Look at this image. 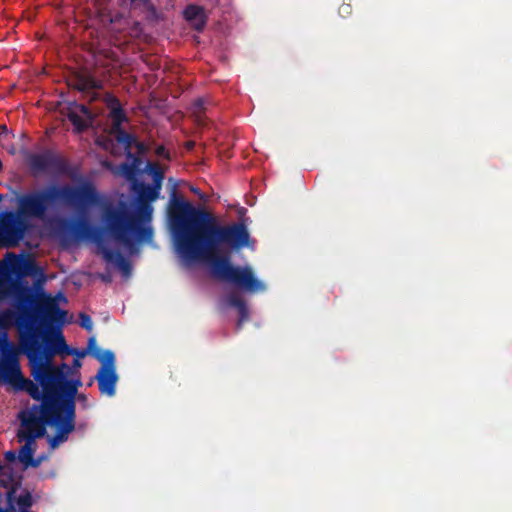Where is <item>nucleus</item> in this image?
<instances>
[{
	"label": "nucleus",
	"mask_w": 512,
	"mask_h": 512,
	"mask_svg": "<svg viewBox=\"0 0 512 512\" xmlns=\"http://www.w3.org/2000/svg\"><path fill=\"white\" fill-rule=\"evenodd\" d=\"M168 221L175 250L185 263L206 261L216 279L240 289H256V277L250 269L235 267L228 256L219 255L221 244L232 249L248 244L249 233L243 223L220 226L209 212L178 197L175 190L169 202Z\"/></svg>",
	"instance_id": "obj_1"
},
{
	"label": "nucleus",
	"mask_w": 512,
	"mask_h": 512,
	"mask_svg": "<svg viewBox=\"0 0 512 512\" xmlns=\"http://www.w3.org/2000/svg\"><path fill=\"white\" fill-rule=\"evenodd\" d=\"M99 201V195L91 182L78 186L53 184L44 189L22 195L18 199L19 212L26 217L43 218L51 206L65 205L86 213Z\"/></svg>",
	"instance_id": "obj_2"
},
{
	"label": "nucleus",
	"mask_w": 512,
	"mask_h": 512,
	"mask_svg": "<svg viewBox=\"0 0 512 512\" xmlns=\"http://www.w3.org/2000/svg\"><path fill=\"white\" fill-rule=\"evenodd\" d=\"M153 207L149 203H139L131 211L124 202L118 205L106 203L101 209V221L107 235L126 247L138 242H150L153 229L146 225L152 220Z\"/></svg>",
	"instance_id": "obj_3"
},
{
	"label": "nucleus",
	"mask_w": 512,
	"mask_h": 512,
	"mask_svg": "<svg viewBox=\"0 0 512 512\" xmlns=\"http://www.w3.org/2000/svg\"><path fill=\"white\" fill-rule=\"evenodd\" d=\"M43 333L38 329H30L21 333V351L27 356L31 365V375L41 388L52 379L61 377L60 370L68 369L66 363L54 365V353L44 343Z\"/></svg>",
	"instance_id": "obj_4"
},
{
	"label": "nucleus",
	"mask_w": 512,
	"mask_h": 512,
	"mask_svg": "<svg viewBox=\"0 0 512 512\" xmlns=\"http://www.w3.org/2000/svg\"><path fill=\"white\" fill-rule=\"evenodd\" d=\"M37 309L40 311V319L36 323L45 339V345L59 355H70L76 349L70 348L60 331L66 322L67 311L61 309L56 298L50 294L41 293L38 296Z\"/></svg>",
	"instance_id": "obj_5"
},
{
	"label": "nucleus",
	"mask_w": 512,
	"mask_h": 512,
	"mask_svg": "<svg viewBox=\"0 0 512 512\" xmlns=\"http://www.w3.org/2000/svg\"><path fill=\"white\" fill-rule=\"evenodd\" d=\"M62 236L71 235L76 239H86L94 242L103 259L116 266L124 277H129L132 272L130 261L118 250L110 249L105 243V229L90 224L87 217L83 216L75 221L61 220L58 228Z\"/></svg>",
	"instance_id": "obj_6"
},
{
	"label": "nucleus",
	"mask_w": 512,
	"mask_h": 512,
	"mask_svg": "<svg viewBox=\"0 0 512 512\" xmlns=\"http://www.w3.org/2000/svg\"><path fill=\"white\" fill-rule=\"evenodd\" d=\"M15 299L18 311L7 308L0 311V324L9 333L12 326L18 331L19 346L21 345V333L30 329H36L38 317L36 312L38 297L28 287H18L15 291Z\"/></svg>",
	"instance_id": "obj_7"
},
{
	"label": "nucleus",
	"mask_w": 512,
	"mask_h": 512,
	"mask_svg": "<svg viewBox=\"0 0 512 512\" xmlns=\"http://www.w3.org/2000/svg\"><path fill=\"white\" fill-rule=\"evenodd\" d=\"M71 368L61 369V377L59 379L52 378L47 385H44L43 390L49 389L54 397H57V402L62 408V412L66 415V424L62 428V432L71 433L75 429L76 420V395L78 388L82 385L80 379L69 380L67 375L70 373Z\"/></svg>",
	"instance_id": "obj_8"
},
{
	"label": "nucleus",
	"mask_w": 512,
	"mask_h": 512,
	"mask_svg": "<svg viewBox=\"0 0 512 512\" xmlns=\"http://www.w3.org/2000/svg\"><path fill=\"white\" fill-rule=\"evenodd\" d=\"M44 391L46 396L44 399H40L41 404H34L28 411L21 412L19 417L43 419L48 425L54 426L56 432L50 438L49 444L52 448H56L59 444L68 440L70 433L62 432L67 420L57 402V397H54L49 389Z\"/></svg>",
	"instance_id": "obj_9"
},
{
	"label": "nucleus",
	"mask_w": 512,
	"mask_h": 512,
	"mask_svg": "<svg viewBox=\"0 0 512 512\" xmlns=\"http://www.w3.org/2000/svg\"><path fill=\"white\" fill-rule=\"evenodd\" d=\"M29 228L27 219L18 211L7 213L0 222V242L11 248L19 245Z\"/></svg>",
	"instance_id": "obj_10"
},
{
	"label": "nucleus",
	"mask_w": 512,
	"mask_h": 512,
	"mask_svg": "<svg viewBox=\"0 0 512 512\" xmlns=\"http://www.w3.org/2000/svg\"><path fill=\"white\" fill-rule=\"evenodd\" d=\"M30 169L35 173L53 172L65 174L68 172V162L52 150L34 153L28 157Z\"/></svg>",
	"instance_id": "obj_11"
},
{
	"label": "nucleus",
	"mask_w": 512,
	"mask_h": 512,
	"mask_svg": "<svg viewBox=\"0 0 512 512\" xmlns=\"http://www.w3.org/2000/svg\"><path fill=\"white\" fill-rule=\"evenodd\" d=\"M0 380H12L20 375L19 348L9 338L0 342Z\"/></svg>",
	"instance_id": "obj_12"
},
{
	"label": "nucleus",
	"mask_w": 512,
	"mask_h": 512,
	"mask_svg": "<svg viewBox=\"0 0 512 512\" xmlns=\"http://www.w3.org/2000/svg\"><path fill=\"white\" fill-rule=\"evenodd\" d=\"M69 86L83 93L89 102H94L98 99L97 91L103 88V83L89 72H77L69 80Z\"/></svg>",
	"instance_id": "obj_13"
},
{
	"label": "nucleus",
	"mask_w": 512,
	"mask_h": 512,
	"mask_svg": "<svg viewBox=\"0 0 512 512\" xmlns=\"http://www.w3.org/2000/svg\"><path fill=\"white\" fill-rule=\"evenodd\" d=\"M21 419V429L18 432L19 441L28 440L35 441L46 433L45 425H48L43 419L24 418Z\"/></svg>",
	"instance_id": "obj_14"
},
{
	"label": "nucleus",
	"mask_w": 512,
	"mask_h": 512,
	"mask_svg": "<svg viewBox=\"0 0 512 512\" xmlns=\"http://www.w3.org/2000/svg\"><path fill=\"white\" fill-rule=\"evenodd\" d=\"M95 379L98 382L99 391L109 397L116 393L118 375L115 367H100Z\"/></svg>",
	"instance_id": "obj_15"
},
{
	"label": "nucleus",
	"mask_w": 512,
	"mask_h": 512,
	"mask_svg": "<svg viewBox=\"0 0 512 512\" xmlns=\"http://www.w3.org/2000/svg\"><path fill=\"white\" fill-rule=\"evenodd\" d=\"M130 10L150 23H157L160 20V15L151 0H130Z\"/></svg>",
	"instance_id": "obj_16"
},
{
	"label": "nucleus",
	"mask_w": 512,
	"mask_h": 512,
	"mask_svg": "<svg viewBox=\"0 0 512 512\" xmlns=\"http://www.w3.org/2000/svg\"><path fill=\"white\" fill-rule=\"evenodd\" d=\"M4 382L13 385L17 390L26 391L34 400L40 401V399H44L46 396L45 391H40V384L38 382L34 383L29 379H25L21 372L19 376Z\"/></svg>",
	"instance_id": "obj_17"
},
{
	"label": "nucleus",
	"mask_w": 512,
	"mask_h": 512,
	"mask_svg": "<svg viewBox=\"0 0 512 512\" xmlns=\"http://www.w3.org/2000/svg\"><path fill=\"white\" fill-rule=\"evenodd\" d=\"M223 302L226 306L237 309L239 313L237 329H240L243 322L248 320V309L241 293L233 290L223 298Z\"/></svg>",
	"instance_id": "obj_18"
},
{
	"label": "nucleus",
	"mask_w": 512,
	"mask_h": 512,
	"mask_svg": "<svg viewBox=\"0 0 512 512\" xmlns=\"http://www.w3.org/2000/svg\"><path fill=\"white\" fill-rule=\"evenodd\" d=\"M183 16L196 31H202L207 22V15L202 6L189 4L183 11Z\"/></svg>",
	"instance_id": "obj_19"
},
{
	"label": "nucleus",
	"mask_w": 512,
	"mask_h": 512,
	"mask_svg": "<svg viewBox=\"0 0 512 512\" xmlns=\"http://www.w3.org/2000/svg\"><path fill=\"white\" fill-rule=\"evenodd\" d=\"M139 203H149L155 201L160 194L161 188L154 184L139 183L134 185Z\"/></svg>",
	"instance_id": "obj_20"
},
{
	"label": "nucleus",
	"mask_w": 512,
	"mask_h": 512,
	"mask_svg": "<svg viewBox=\"0 0 512 512\" xmlns=\"http://www.w3.org/2000/svg\"><path fill=\"white\" fill-rule=\"evenodd\" d=\"M25 444L20 448L18 458L25 467H38L41 463L39 459H34L33 455L35 448L33 447L35 441L24 440Z\"/></svg>",
	"instance_id": "obj_21"
},
{
	"label": "nucleus",
	"mask_w": 512,
	"mask_h": 512,
	"mask_svg": "<svg viewBox=\"0 0 512 512\" xmlns=\"http://www.w3.org/2000/svg\"><path fill=\"white\" fill-rule=\"evenodd\" d=\"M115 139L119 144L124 146V149L126 150L129 157H132L131 148L133 145H136L139 149L143 148V145L136 141L135 136L126 131L120 133V135H117Z\"/></svg>",
	"instance_id": "obj_22"
},
{
	"label": "nucleus",
	"mask_w": 512,
	"mask_h": 512,
	"mask_svg": "<svg viewBox=\"0 0 512 512\" xmlns=\"http://www.w3.org/2000/svg\"><path fill=\"white\" fill-rule=\"evenodd\" d=\"M67 117H68L69 121L72 123V125L74 126L75 130L79 133L88 129V127L91 124L90 121H88L86 118H83L82 116H80L78 114V112L75 110H70L67 114Z\"/></svg>",
	"instance_id": "obj_23"
},
{
	"label": "nucleus",
	"mask_w": 512,
	"mask_h": 512,
	"mask_svg": "<svg viewBox=\"0 0 512 512\" xmlns=\"http://www.w3.org/2000/svg\"><path fill=\"white\" fill-rule=\"evenodd\" d=\"M93 357L102 363L101 367H115V355L111 350L101 352L100 349H96Z\"/></svg>",
	"instance_id": "obj_24"
},
{
	"label": "nucleus",
	"mask_w": 512,
	"mask_h": 512,
	"mask_svg": "<svg viewBox=\"0 0 512 512\" xmlns=\"http://www.w3.org/2000/svg\"><path fill=\"white\" fill-rule=\"evenodd\" d=\"M147 171L151 175L153 179V183L156 186L162 187V182L164 179V172L158 164L148 163Z\"/></svg>",
	"instance_id": "obj_25"
},
{
	"label": "nucleus",
	"mask_w": 512,
	"mask_h": 512,
	"mask_svg": "<svg viewBox=\"0 0 512 512\" xmlns=\"http://www.w3.org/2000/svg\"><path fill=\"white\" fill-rule=\"evenodd\" d=\"M17 505L20 512H28L29 508L33 505V498L29 491H25L17 498Z\"/></svg>",
	"instance_id": "obj_26"
},
{
	"label": "nucleus",
	"mask_w": 512,
	"mask_h": 512,
	"mask_svg": "<svg viewBox=\"0 0 512 512\" xmlns=\"http://www.w3.org/2000/svg\"><path fill=\"white\" fill-rule=\"evenodd\" d=\"M109 118L113 123L123 124L128 121V117L123 108H113L109 111Z\"/></svg>",
	"instance_id": "obj_27"
},
{
	"label": "nucleus",
	"mask_w": 512,
	"mask_h": 512,
	"mask_svg": "<svg viewBox=\"0 0 512 512\" xmlns=\"http://www.w3.org/2000/svg\"><path fill=\"white\" fill-rule=\"evenodd\" d=\"M107 108L112 111L113 108H122V105L117 97L108 93L104 98Z\"/></svg>",
	"instance_id": "obj_28"
},
{
	"label": "nucleus",
	"mask_w": 512,
	"mask_h": 512,
	"mask_svg": "<svg viewBox=\"0 0 512 512\" xmlns=\"http://www.w3.org/2000/svg\"><path fill=\"white\" fill-rule=\"evenodd\" d=\"M121 173L127 178H131L135 173V166L127 162H123L119 166Z\"/></svg>",
	"instance_id": "obj_29"
},
{
	"label": "nucleus",
	"mask_w": 512,
	"mask_h": 512,
	"mask_svg": "<svg viewBox=\"0 0 512 512\" xmlns=\"http://www.w3.org/2000/svg\"><path fill=\"white\" fill-rule=\"evenodd\" d=\"M80 326L87 331H91L93 328L92 319L85 313L80 314Z\"/></svg>",
	"instance_id": "obj_30"
},
{
	"label": "nucleus",
	"mask_w": 512,
	"mask_h": 512,
	"mask_svg": "<svg viewBox=\"0 0 512 512\" xmlns=\"http://www.w3.org/2000/svg\"><path fill=\"white\" fill-rule=\"evenodd\" d=\"M14 493H15V489H13V488L7 492L8 507L7 508L0 507V512H16V509H15L14 505L12 504Z\"/></svg>",
	"instance_id": "obj_31"
},
{
	"label": "nucleus",
	"mask_w": 512,
	"mask_h": 512,
	"mask_svg": "<svg viewBox=\"0 0 512 512\" xmlns=\"http://www.w3.org/2000/svg\"><path fill=\"white\" fill-rule=\"evenodd\" d=\"M76 108L86 117V119L90 122L93 121V115L89 108L84 104H77Z\"/></svg>",
	"instance_id": "obj_32"
},
{
	"label": "nucleus",
	"mask_w": 512,
	"mask_h": 512,
	"mask_svg": "<svg viewBox=\"0 0 512 512\" xmlns=\"http://www.w3.org/2000/svg\"><path fill=\"white\" fill-rule=\"evenodd\" d=\"M122 125L123 124L112 122L110 133L113 134L115 138L117 135H120V133H123L125 131Z\"/></svg>",
	"instance_id": "obj_33"
},
{
	"label": "nucleus",
	"mask_w": 512,
	"mask_h": 512,
	"mask_svg": "<svg viewBox=\"0 0 512 512\" xmlns=\"http://www.w3.org/2000/svg\"><path fill=\"white\" fill-rule=\"evenodd\" d=\"M351 12H352V7L350 4L343 3L339 7V14L341 16H347V15L351 14Z\"/></svg>",
	"instance_id": "obj_34"
},
{
	"label": "nucleus",
	"mask_w": 512,
	"mask_h": 512,
	"mask_svg": "<svg viewBox=\"0 0 512 512\" xmlns=\"http://www.w3.org/2000/svg\"><path fill=\"white\" fill-rule=\"evenodd\" d=\"M155 152H156V154H157L158 156H160V157H163V158H165V159H169V158H170V154H169V152H168V151L166 150V148H165L164 146H162V145L158 146V147L156 148V151H155Z\"/></svg>",
	"instance_id": "obj_35"
},
{
	"label": "nucleus",
	"mask_w": 512,
	"mask_h": 512,
	"mask_svg": "<svg viewBox=\"0 0 512 512\" xmlns=\"http://www.w3.org/2000/svg\"><path fill=\"white\" fill-rule=\"evenodd\" d=\"M96 349H99L96 344L95 337H90L88 340V351L93 356V353H95Z\"/></svg>",
	"instance_id": "obj_36"
},
{
	"label": "nucleus",
	"mask_w": 512,
	"mask_h": 512,
	"mask_svg": "<svg viewBox=\"0 0 512 512\" xmlns=\"http://www.w3.org/2000/svg\"><path fill=\"white\" fill-rule=\"evenodd\" d=\"M76 398L78 402L83 406V408L88 407V398L85 394H77Z\"/></svg>",
	"instance_id": "obj_37"
},
{
	"label": "nucleus",
	"mask_w": 512,
	"mask_h": 512,
	"mask_svg": "<svg viewBox=\"0 0 512 512\" xmlns=\"http://www.w3.org/2000/svg\"><path fill=\"white\" fill-rule=\"evenodd\" d=\"M16 457V453L12 450L5 452V459L9 462H14Z\"/></svg>",
	"instance_id": "obj_38"
},
{
	"label": "nucleus",
	"mask_w": 512,
	"mask_h": 512,
	"mask_svg": "<svg viewBox=\"0 0 512 512\" xmlns=\"http://www.w3.org/2000/svg\"><path fill=\"white\" fill-rule=\"evenodd\" d=\"M7 295V291L3 281L0 280V299H3Z\"/></svg>",
	"instance_id": "obj_39"
},
{
	"label": "nucleus",
	"mask_w": 512,
	"mask_h": 512,
	"mask_svg": "<svg viewBox=\"0 0 512 512\" xmlns=\"http://www.w3.org/2000/svg\"><path fill=\"white\" fill-rule=\"evenodd\" d=\"M266 290V285L264 282L258 280V293L263 292Z\"/></svg>",
	"instance_id": "obj_40"
},
{
	"label": "nucleus",
	"mask_w": 512,
	"mask_h": 512,
	"mask_svg": "<svg viewBox=\"0 0 512 512\" xmlns=\"http://www.w3.org/2000/svg\"><path fill=\"white\" fill-rule=\"evenodd\" d=\"M87 354V351H79L76 349V352H74L72 355H76L77 357H84Z\"/></svg>",
	"instance_id": "obj_41"
},
{
	"label": "nucleus",
	"mask_w": 512,
	"mask_h": 512,
	"mask_svg": "<svg viewBox=\"0 0 512 512\" xmlns=\"http://www.w3.org/2000/svg\"><path fill=\"white\" fill-rule=\"evenodd\" d=\"M73 365H74V367H80L81 366L80 360L79 359H74Z\"/></svg>",
	"instance_id": "obj_42"
},
{
	"label": "nucleus",
	"mask_w": 512,
	"mask_h": 512,
	"mask_svg": "<svg viewBox=\"0 0 512 512\" xmlns=\"http://www.w3.org/2000/svg\"><path fill=\"white\" fill-rule=\"evenodd\" d=\"M0 129H1V131H2V134H7L8 130H7L6 125H1V126H0Z\"/></svg>",
	"instance_id": "obj_43"
},
{
	"label": "nucleus",
	"mask_w": 512,
	"mask_h": 512,
	"mask_svg": "<svg viewBox=\"0 0 512 512\" xmlns=\"http://www.w3.org/2000/svg\"><path fill=\"white\" fill-rule=\"evenodd\" d=\"M101 279L105 282H109L110 281V277L109 276H105V275H102L101 276Z\"/></svg>",
	"instance_id": "obj_44"
},
{
	"label": "nucleus",
	"mask_w": 512,
	"mask_h": 512,
	"mask_svg": "<svg viewBox=\"0 0 512 512\" xmlns=\"http://www.w3.org/2000/svg\"><path fill=\"white\" fill-rule=\"evenodd\" d=\"M58 296L61 297L64 301H66V298L62 293H59Z\"/></svg>",
	"instance_id": "obj_45"
},
{
	"label": "nucleus",
	"mask_w": 512,
	"mask_h": 512,
	"mask_svg": "<svg viewBox=\"0 0 512 512\" xmlns=\"http://www.w3.org/2000/svg\"><path fill=\"white\" fill-rule=\"evenodd\" d=\"M2 469H3V466H2V464L0 463V471H1Z\"/></svg>",
	"instance_id": "obj_46"
}]
</instances>
